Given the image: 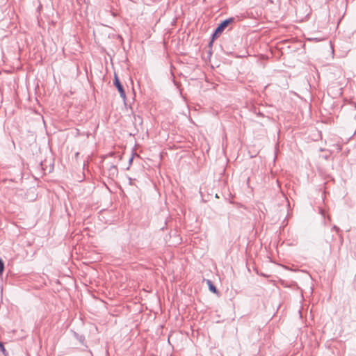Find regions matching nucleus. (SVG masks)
I'll return each instance as SVG.
<instances>
[{
  "instance_id": "nucleus-4",
  "label": "nucleus",
  "mask_w": 356,
  "mask_h": 356,
  "mask_svg": "<svg viewBox=\"0 0 356 356\" xmlns=\"http://www.w3.org/2000/svg\"><path fill=\"white\" fill-rule=\"evenodd\" d=\"M0 351L3 354L4 356H8V353L4 348L3 343L0 341Z\"/></svg>"
},
{
  "instance_id": "nucleus-6",
  "label": "nucleus",
  "mask_w": 356,
  "mask_h": 356,
  "mask_svg": "<svg viewBox=\"0 0 356 356\" xmlns=\"http://www.w3.org/2000/svg\"><path fill=\"white\" fill-rule=\"evenodd\" d=\"M234 19L233 18H228L225 19H222L220 21V22H233Z\"/></svg>"
},
{
  "instance_id": "nucleus-1",
  "label": "nucleus",
  "mask_w": 356,
  "mask_h": 356,
  "mask_svg": "<svg viewBox=\"0 0 356 356\" xmlns=\"http://www.w3.org/2000/svg\"><path fill=\"white\" fill-rule=\"evenodd\" d=\"M229 24H220V25L217 27L214 33L212 34L211 40L209 44L210 49L212 47L213 41L221 35V33L228 26Z\"/></svg>"
},
{
  "instance_id": "nucleus-7",
  "label": "nucleus",
  "mask_w": 356,
  "mask_h": 356,
  "mask_svg": "<svg viewBox=\"0 0 356 356\" xmlns=\"http://www.w3.org/2000/svg\"><path fill=\"white\" fill-rule=\"evenodd\" d=\"M333 147H335L336 150L337 152H340L341 149V147L339 145L337 144V145H333Z\"/></svg>"
},
{
  "instance_id": "nucleus-8",
  "label": "nucleus",
  "mask_w": 356,
  "mask_h": 356,
  "mask_svg": "<svg viewBox=\"0 0 356 356\" xmlns=\"http://www.w3.org/2000/svg\"><path fill=\"white\" fill-rule=\"evenodd\" d=\"M79 154V152H76V153L75 156H76V158L78 157Z\"/></svg>"
},
{
  "instance_id": "nucleus-3",
  "label": "nucleus",
  "mask_w": 356,
  "mask_h": 356,
  "mask_svg": "<svg viewBox=\"0 0 356 356\" xmlns=\"http://www.w3.org/2000/svg\"><path fill=\"white\" fill-rule=\"evenodd\" d=\"M207 284H208L209 289L211 291L214 293H218L217 288L213 284V282L210 280H207Z\"/></svg>"
},
{
  "instance_id": "nucleus-2",
  "label": "nucleus",
  "mask_w": 356,
  "mask_h": 356,
  "mask_svg": "<svg viewBox=\"0 0 356 356\" xmlns=\"http://www.w3.org/2000/svg\"><path fill=\"white\" fill-rule=\"evenodd\" d=\"M114 85L118 88V90L120 92V97L124 100H125V99H126V94H125L124 88H123L122 85L121 84V83H120V81L119 80V78H118V75L116 74H115V76H114Z\"/></svg>"
},
{
  "instance_id": "nucleus-5",
  "label": "nucleus",
  "mask_w": 356,
  "mask_h": 356,
  "mask_svg": "<svg viewBox=\"0 0 356 356\" xmlns=\"http://www.w3.org/2000/svg\"><path fill=\"white\" fill-rule=\"evenodd\" d=\"M4 270V263L3 261L0 259V273H2Z\"/></svg>"
}]
</instances>
